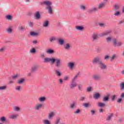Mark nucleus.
<instances>
[{"mask_svg":"<svg viewBox=\"0 0 124 124\" xmlns=\"http://www.w3.org/2000/svg\"><path fill=\"white\" fill-rule=\"evenodd\" d=\"M24 81H25V78H21L17 81V83L19 84H23Z\"/></svg>","mask_w":124,"mask_h":124,"instance_id":"nucleus-18","label":"nucleus"},{"mask_svg":"<svg viewBox=\"0 0 124 124\" xmlns=\"http://www.w3.org/2000/svg\"><path fill=\"white\" fill-rule=\"evenodd\" d=\"M60 123V119H58L57 121L56 122L55 124H58Z\"/></svg>","mask_w":124,"mask_h":124,"instance_id":"nucleus-59","label":"nucleus"},{"mask_svg":"<svg viewBox=\"0 0 124 124\" xmlns=\"http://www.w3.org/2000/svg\"><path fill=\"white\" fill-rule=\"evenodd\" d=\"M0 121L1 122H5L6 119H5V117H2L0 119Z\"/></svg>","mask_w":124,"mask_h":124,"instance_id":"nucleus-38","label":"nucleus"},{"mask_svg":"<svg viewBox=\"0 0 124 124\" xmlns=\"http://www.w3.org/2000/svg\"><path fill=\"white\" fill-rule=\"evenodd\" d=\"M55 73L57 74L58 77H61V76H62V73H61V72L58 70H55Z\"/></svg>","mask_w":124,"mask_h":124,"instance_id":"nucleus-23","label":"nucleus"},{"mask_svg":"<svg viewBox=\"0 0 124 124\" xmlns=\"http://www.w3.org/2000/svg\"><path fill=\"white\" fill-rule=\"evenodd\" d=\"M6 19L8 20H12V16L11 15H8L6 16Z\"/></svg>","mask_w":124,"mask_h":124,"instance_id":"nucleus-34","label":"nucleus"},{"mask_svg":"<svg viewBox=\"0 0 124 124\" xmlns=\"http://www.w3.org/2000/svg\"><path fill=\"white\" fill-rule=\"evenodd\" d=\"M42 106H43L42 104L38 105L36 107V110H38L39 109H40V108H42Z\"/></svg>","mask_w":124,"mask_h":124,"instance_id":"nucleus-30","label":"nucleus"},{"mask_svg":"<svg viewBox=\"0 0 124 124\" xmlns=\"http://www.w3.org/2000/svg\"><path fill=\"white\" fill-rule=\"evenodd\" d=\"M51 62L52 63H54L56 62V59H51V58H46L44 59V62Z\"/></svg>","mask_w":124,"mask_h":124,"instance_id":"nucleus-2","label":"nucleus"},{"mask_svg":"<svg viewBox=\"0 0 124 124\" xmlns=\"http://www.w3.org/2000/svg\"><path fill=\"white\" fill-rule=\"evenodd\" d=\"M112 117H113V113H110L109 114V115H108V118H107V121H110V120H111Z\"/></svg>","mask_w":124,"mask_h":124,"instance_id":"nucleus-24","label":"nucleus"},{"mask_svg":"<svg viewBox=\"0 0 124 124\" xmlns=\"http://www.w3.org/2000/svg\"><path fill=\"white\" fill-rule=\"evenodd\" d=\"M119 8H120V6H119V5H114L115 10H118V9H119Z\"/></svg>","mask_w":124,"mask_h":124,"instance_id":"nucleus-40","label":"nucleus"},{"mask_svg":"<svg viewBox=\"0 0 124 124\" xmlns=\"http://www.w3.org/2000/svg\"><path fill=\"white\" fill-rule=\"evenodd\" d=\"M102 62V61L100 60V59H99V58H96L93 60V63H96L97 62H98V64H99L100 63V62Z\"/></svg>","mask_w":124,"mask_h":124,"instance_id":"nucleus-3","label":"nucleus"},{"mask_svg":"<svg viewBox=\"0 0 124 124\" xmlns=\"http://www.w3.org/2000/svg\"><path fill=\"white\" fill-rule=\"evenodd\" d=\"M123 23H124V20L121 21L119 24H123Z\"/></svg>","mask_w":124,"mask_h":124,"instance_id":"nucleus-63","label":"nucleus"},{"mask_svg":"<svg viewBox=\"0 0 124 124\" xmlns=\"http://www.w3.org/2000/svg\"><path fill=\"white\" fill-rule=\"evenodd\" d=\"M33 25V23L31 22H29V26H30V27H32V26Z\"/></svg>","mask_w":124,"mask_h":124,"instance_id":"nucleus-54","label":"nucleus"},{"mask_svg":"<svg viewBox=\"0 0 124 124\" xmlns=\"http://www.w3.org/2000/svg\"><path fill=\"white\" fill-rule=\"evenodd\" d=\"M43 4H44V5H46L47 7H46V9H47L48 11V13L49 14H53V9L52 8V2L50 1H45L43 3H42V5Z\"/></svg>","mask_w":124,"mask_h":124,"instance_id":"nucleus-1","label":"nucleus"},{"mask_svg":"<svg viewBox=\"0 0 124 124\" xmlns=\"http://www.w3.org/2000/svg\"><path fill=\"white\" fill-rule=\"evenodd\" d=\"M76 86H77V84L76 83V82H72V84L70 86V87L71 89H73V88H75V87H76Z\"/></svg>","mask_w":124,"mask_h":124,"instance_id":"nucleus-13","label":"nucleus"},{"mask_svg":"<svg viewBox=\"0 0 124 124\" xmlns=\"http://www.w3.org/2000/svg\"><path fill=\"white\" fill-rule=\"evenodd\" d=\"M115 58H116V55H113L111 58L110 59V61L112 62V61H113V60H114Z\"/></svg>","mask_w":124,"mask_h":124,"instance_id":"nucleus-43","label":"nucleus"},{"mask_svg":"<svg viewBox=\"0 0 124 124\" xmlns=\"http://www.w3.org/2000/svg\"><path fill=\"white\" fill-rule=\"evenodd\" d=\"M89 104L88 103L83 104V106H85L86 108L89 107Z\"/></svg>","mask_w":124,"mask_h":124,"instance_id":"nucleus-45","label":"nucleus"},{"mask_svg":"<svg viewBox=\"0 0 124 124\" xmlns=\"http://www.w3.org/2000/svg\"><path fill=\"white\" fill-rule=\"evenodd\" d=\"M91 112L92 115H94V114L95 113V111L94 110H91Z\"/></svg>","mask_w":124,"mask_h":124,"instance_id":"nucleus-55","label":"nucleus"},{"mask_svg":"<svg viewBox=\"0 0 124 124\" xmlns=\"http://www.w3.org/2000/svg\"><path fill=\"white\" fill-rule=\"evenodd\" d=\"M92 91V87L87 88V92H91Z\"/></svg>","mask_w":124,"mask_h":124,"instance_id":"nucleus-47","label":"nucleus"},{"mask_svg":"<svg viewBox=\"0 0 124 124\" xmlns=\"http://www.w3.org/2000/svg\"><path fill=\"white\" fill-rule=\"evenodd\" d=\"M5 89H6V86L0 87V90H4Z\"/></svg>","mask_w":124,"mask_h":124,"instance_id":"nucleus-46","label":"nucleus"},{"mask_svg":"<svg viewBox=\"0 0 124 124\" xmlns=\"http://www.w3.org/2000/svg\"><path fill=\"white\" fill-rule=\"evenodd\" d=\"M49 25V21H46L44 23V24H43V27H48Z\"/></svg>","mask_w":124,"mask_h":124,"instance_id":"nucleus-28","label":"nucleus"},{"mask_svg":"<svg viewBox=\"0 0 124 124\" xmlns=\"http://www.w3.org/2000/svg\"><path fill=\"white\" fill-rule=\"evenodd\" d=\"M37 68H38V66H34L32 67L31 70L32 71H36L37 70Z\"/></svg>","mask_w":124,"mask_h":124,"instance_id":"nucleus-27","label":"nucleus"},{"mask_svg":"<svg viewBox=\"0 0 124 124\" xmlns=\"http://www.w3.org/2000/svg\"><path fill=\"white\" fill-rule=\"evenodd\" d=\"M116 97H117V95H113L111 96V100H112V101H114V100H115V99H116Z\"/></svg>","mask_w":124,"mask_h":124,"instance_id":"nucleus-33","label":"nucleus"},{"mask_svg":"<svg viewBox=\"0 0 124 124\" xmlns=\"http://www.w3.org/2000/svg\"><path fill=\"white\" fill-rule=\"evenodd\" d=\"M122 98H119V99H118V100H117V102H118V103H120V102H121L122 101Z\"/></svg>","mask_w":124,"mask_h":124,"instance_id":"nucleus-57","label":"nucleus"},{"mask_svg":"<svg viewBox=\"0 0 124 124\" xmlns=\"http://www.w3.org/2000/svg\"><path fill=\"white\" fill-rule=\"evenodd\" d=\"M54 116H55V112H51L49 114L48 118L49 119H51V118H53V117H54Z\"/></svg>","mask_w":124,"mask_h":124,"instance_id":"nucleus-12","label":"nucleus"},{"mask_svg":"<svg viewBox=\"0 0 124 124\" xmlns=\"http://www.w3.org/2000/svg\"><path fill=\"white\" fill-rule=\"evenodd\" d=\"M19 29H20V30H21V31H23V30H24V28L22 26H20L19 27Z\"/></svg>","mask_w":124,"mask_h":124,"instance_id":"nucleus-62","label":"nucleus"},{"mask_svg":"<svg viewBox=\"0 0 124 124\" xmlns=\"http://www.w3.org/2000/svg\"><path fill=\"white\" fill-rule=\"evenodd\" d=\"M99 65L101 67V69H106V65L103 64L102 61L101 62H100Z\"/></svg>","mask_w":124,"mask_h":124,"instance_id":"nucleus-8","label":"nucleus"},{"mask_svg":"<svg viewBox=\"0 0 124 124\" xmlns=\"http://www.w3.org/2000/svg\"><path fill=\"white\" fill-rule=\"evenodd\" d=\"M80 75V72H79L77 75L74 77V78L72 80V83H74V81H75V79L77 78Z\"/></svg>","mask_w":124,"mask_h":124,"instance_id":"nucleus-20","label":"nucleus"},{"mask_svg":"<svg viewBox=\"0 0 124 124\" xmlns=\"http://www.w3.org/2000/svg\"><path fill=\"white\" fill-rule=\"evenodd\" d=\"M111 39H112V38L111 37H108L107 38V40L108 42L111 41Z\"/></svg>","mask_w":124,"mask_h":124,"instance_id":"nucleus-52","label":"nucleus"},{"mask_svg":"<svg viewBox=\"0 0 124 124\" xmlns=\"http://www.w3.org/2000/svg\"><path fill=\"white\" fill-rule=\"evenodd\" d=\"M76 28L78 31H83L84 30V27L82 26H78L76 27Z\"/></svg>","mask_w":124,"mask_h":124,"instance_id":"nucleus-17","label":"nucleus"},{"mask_svg":"<svg viewBox=\"0 0 124 124\" xmlns=\"http://www.w3.org/2000/svg\"><path fill=\"white\" fill-rule=\"evenodd\" d=\"M92 11H97V8H93Z\"/></svg>","mask_w":124,"mask_h":124,"instance_id":"nucleus-51","label":"nucleus"},{"mask_svg":"<svg viewBox=\"0 0 124 124\" xmlns=\"http://www.w3.org/2000/svg\"><path fill=\"white\" fill-rule=\"evenodd\" d=\"M18 76V75H16L13 77V79H16Z\"/></svg>","mask_w":124,"mask_h":124,"instance_id":"nucleus-50","label":"nucleus"},{"mask_svg":"<svg viewBox=\"0 0 124 124\" xmlns=\"http://www.w3.org/2000/svg\"><path fill=\"white\" fill-rule=\"evenodd\" d=\"M85 100V97H81L79 100L80 101H83V100Z\"/></svg>","mask_w":124,"mask_h":124,"instance_id":"nucleus-48","label":"nucleus"},{"mask_svg":"<svg viewBox=\"0 0 124 124\" xmlns=\"http://www.w3.org/2000/svg\"><path fill=\"white\" fill-rule=\"evenodd\" d=\"M93 78L94 80H100V76L98 75H94L93 76Z\"/></svg>","mask_w":124,"mask_h":124,"instance_id":"nucleus-9","label":"nucleus"},{"mask_svg":"<svg viewBox=\"0 0 124 124\" xmlns=\"http://www.w3.org/2000/svg\"><path fill=\"white\" fill-rule=\"evenodd\" d=\"M98 106H99V107H105L106 105L103 103H99Z\"/></svg>","mask_w":124,"mask_h":124,"instance_id":"nucleus-22","label":"nucleus"},{"mask_svg":"<svg viewBox=\"0 0 124 124\" xmlns=\"http://www.w3.org/2000/svg\"><path fill=\"white\" fill-rule=\"evenodd\" d=\"M30 34L32 36H36L38 35V33H36V32H33V31L31 32H30Z\"/></svg>","mask_w":124,"mask_h":124,"instance_id":"nucleus-19","label":"nucleus"},{"mask_svg":"<svg viewBox=\"0 0 124 124\" xmlns=\"http://www.w3.org/2000/svg\"><path fill=\"white\" fill-rule=\"evenodd\" d=\"M92 12H93V9H91V10H88V13H92Z\"/></svg>","mask_w":124,"mask_h":124,"instance_id":"nucleus-61","label":"nucleus"},{"mask_svg":"<svg viewBox=\"0 0 124 124\" xmlns=\"http://www.w3.org/2000/svg\"><path fill=\"white\" fill-rule=\"evenodd\" d=\"M113 45L114 46H121L122 45V43L121 42H119L117 43V39H114L113 40Z\"/></svg>","mask_w":124,"mask_h":124,"instance_id":"nucleus-5","label":"nucleus"},{"mask_svg":"<svg viewBox=\"0 0 124 124\" xmlns=\"http://www.w3.org/2000/svg\"><path fill=\"white\" fill-rule=\"evenodd\" d=\"M109 97H110V94H107V96H104L103 99V101L106 102L109 100Z\"/></svg>","mask_w":124,"mask_h":124,"instance_id":"nucleus-6","label":"nucleus"},{"mask_svg":"<svg viewBox=\"0 0 124 124\" xmlns=\"http://www.w3.org/2000/svg\"><path fill=\"white\" fill-rule=\"evenodd\" d=\"M74 106H75V103H73L71 105V108H74Z\"/></svg>","mask_w":124,"mask_h":124,"instance_id":"nucleus-49","label":"nucleus"},{"mask_svg":"<svg viewBox=\"0 0 124 124\" xmlns=\"http://www.w3.org/2000/svg\"><path fill=\"white\" fill-rule=\"evenodd\" d=\"M64 81H66V80H68V77L65 76L64 78Z\"/></svg>","mask_w":124,"mask_h":124,"instance_id":"nucleus-53","label":"nucleus"},{"mask_svg":"<svg viewBox=\"0 0 124 124\" xmlns=\"http://www.w3.org/2000/svg\"><path fill=\"white\" fill-rule=\"evenodd\" d=\"M36 51V50H35V48H32L30 50V52H31V53H32V54H34V53H35Z\"/></svg>","mask_w":124,"mask_h":124,"instance_id":"nucleus-36","label":"nucleus"},{"mask_svg":"<svg viewBox=\"0 0 124 124\" xmlns=\"http://www.w3.org/2000/svg\"><path fill=\"white\" fill-rule=\"evenodd\" d=\"M39 101H40L41 102H42L43 101H45V100H46V98L45 97H40L39 99Z\"/></svg>","mask_w":124,"mask_h":124,"instance_id":"nucleus-25","label":"nucleus"},{"mask_svg":"<svg viewBox=\"0 0 124 124\" xmlns=\"http://www.w3.org/2000/svg\"><path fill=\"white\" fill-rule=\"evenodd\" d=\"M105 4H106V3H101L98 6V8L100 9V8H102V7H104V6H105Z\"/></svg>","mask_w":124,"mask_h":124,"instance_id":"nucleus-21","label":"nucleus"},{"mask_svg":"<svg viewBox=\"0 0 124 124\" xmlns=\"http://www.w3.org/2000/svg\"><path fill=\"white\" fill-rule=\"evenodd\" d=\"M35 17L37 20H39L40 18H41V16L40 15V13L39 12L37 11L35 14Z\"/></svg>","mask_w":124,"mask_h":124,"instance_id":"nucleus-4","label":"nucleus"},{"mask_svg":"<svg viewBox=\"0 0 124 124\" xmlns=\"http://www.w3.org/2000/svg\"><path fill=\"white\" fill-rule=\"evenodd\" d=\"M99 25L100 27H104V24L103 23H100Z\"/></svg>","mask_w":124,"mask_h":124,"instance_id":"nucleus-60","label":"nucleus"},{"mask_svg":"<svg viewBox=\"0 0 124 124\" xmlns=\"http://www.w3.org/2000/svg\"><path fill=\"white\" fill-rule=\"evenodd\" d=\"M53 40H56V39L55 38H50V42H52V41H53Z\"/></svg>","mask_w":124,"mask_h":124,"instance_id":"nucleus-56","label":"nucleus"},{"mask_svg":"<svg viewBox=\"0 0 124 124\" xmlns=\"http://www.w3.org/2000/svg\"><path fill=\"white\" fill-rule=\"evenodd\" d=\"M46 53L47 54H54L55 51L53 49H49L46 51Z\"/></svg>","mask_w":124,"mask_h":124,"instance_id":"nucleus-14","label":"nucleus"},{"mask_svg":"<svg viewBox=\"0 0 124 124\" xmlns=\"http://www.w3.org/2000/svg\"><path fill=\"white\" fill-rule=\"evenodd\" d=\"M68 66L70 67L71 69H72V68H73V66H74V63L71 62H69Z\"/></svg>","mask_w":124,"mask_h":124,"instance_id":"nucleus-16","label":"nucleus"},{"mask_svg":"<svg viewBox=\"0 0 124 124\" xmlns=\"http://www.w3.org/2000/svg\"><path fill=\"white\" fill-rule=\"evenodd\" d=\"M81 112V110L79 109H77V111L74 112L75 114H78V113H80Z\"/></svg>","mask_w":124,"mask_h":124,"instance_id":"nucleus-42","label":"nucleus"},{"mask_svg":"<svg viewBox=\"0 0 124 124\" xmlns=\"http://www.w3.org/2000/svg\"><path fill=\"white\" fill-rule=\"evenodd\" d=\"M111 32H112V31L109 30L108 31L102 33V36H105V35H108L109 33H111Z\"/></svg>","mask_w":124,"mask_h":124,"instance_id":"nucleus-11","label":"nucleus"},{"mask_svg":"<svg viewBox=\"0 0 124 124\" xmlns=\"http://www.w3.org/2000/svg\"><path fill=\"white\" fill-rule=\"evenodd\" d=\"M18 115H13L10 116L11 119H16Z\"/></svg>","mask_w":124,"mask_h":124,"instance_id":"nucleus-35","label":"nucleus"},{"mask_svg":"<svg viewBox=\"0 0 124 124\" xmlns=\"http://www.w3.org/2000/svg\"><path fill=\"white\" fill-rule=\"evenodd\" d=\"M120 86L121 88L120 90L121 91H123V90L124 89V82H121V83L120 85Z\"/></svg>","mask_w":124,"mask_h":124,"instance_id":"nucleus-26","label":"nucleus"},{"mask_svg":"<svg viewBox=\"0 0 124 124\" xmlns=\"http://www.w3.org/2000/svg\"><path fill=\"white\" fill-rule=\"evenodd\" d=\"M93 97L95 99H98L100 97V94L99 93H96L93 95Z\"/></svg>","mask_w":124,"mask_h":124,"instance_id":"nucleus-10","label":"nucleus"},{"mask_svg":"<svg viewBox=\"0 0 124 124\" xmlns=\"http://www.w3.org/2000/svg\"><path fill=\"white\" fill-rule=\"evenodd\" d=\"M107 59H109V56H108V55H106L105 57L104 60H107Z\"/></svg>","mask_w":124,"mask_h":124,"instance_id":"nucleus-58","label":"nucleus"},{"mask_svg":"<svg viewBox=\"0 0 124 124\" xmlns=\"http://www.w3.org/2000/svg\"><path fill=\"white\" fill-rule=\"evenodd\" d=\"M80 8L81 9H83V10H85L86 9V7H85V6H83V5H81Z\"/></svg>","mask_w":124,"mask_h":124,"instance_id":"nucleus-44","label":"nucleus"},{"mask_svg":"<svg viewBox=\"0 0 124 124\" xmlns=\"http://www.w3.org/2000/svg\"><path fill=\"white\" fill-rule=\"evenodd\" d=\"M93 40H95L96 38H97V34L96 33H93L92 36Z\"/></svg>","mask_w":124,"mask_h":124,"instance_id":"nucleus-29","label":"nucleus"},{"mask_svg":"<svg viewBox=\"0 0 124 124\" xmlns=\"http://www.w3.org/2000/svg\"><path fill=\"white\" fill-rule=\"evenodd\" d=\"M64 48L66 49V50H68V49L70 48V45H69V44H67L66 45V46H64Z\"/></svg>","mask_w":124,"mask_h":124,"instance_id":"nucleus-32","label":"nucleus"},{"mask_svg":"<svg viewBox=\"0 0 124 124\" xmlns=\"http://www.w3.org/2000/svg\"><path fill=\"white\" fill-rule=\"evenodd\" d=\"M121 14V13H120V11H117L114 14L115 16H119Z\"/></svg>","mask_w":124,"mask_h":124,"instance_id":"nucleus-39","label":"nucleus"},{"mask_svg":"<svg viewBox=\"0 0 124 124\" xmlns=\"http://www.w3.org/2000/svg\"><path fill=\"white\" fill-rule=\"evenodd\" d=\"M7 31L9 33H11L12 32V29L11 28H8L7 29Z\"/></svg>","mask_w":124,"mask_h":124,"instance_id":"nucleus-37","label":"nucleus"},{"mask_svg":"<svg viewBox=\"0 0 124 124\" xmlns=\"http://www.w3.org/2000/svg\"><path fill=\"white\" fill-rule=\"evenodd\" d=\"M14 109V110H16V111H19V110H20V108L18 107H15Z\"/></svg>","mask_w":124,"mask_h":124,"instance_id":"nucleus-41","label":"nucleus"},{"mask_svg":"<svg viewBox=\"0 0 124 124\" xmlns=\"http://www.w3.org/2000/svg\"><path fill=\"white\" fill-rule=\"evenodd\" d=\"M121 97H124V93H122L121 95Z\"/></svg>","mask_w":124,"mask_h":124,"instance_id":"nucleus-64","label":"nucleus"},{"mask_svg":"<svg viewBox=\"0 0 124 124\" xmlns=\"http://www.w3.org/2000/svg\"><path fill=\"white\" fill-rule=\"evenodd\" d=\"M44 124H51V123L48 120H45L44 121Z\"/></svg>","mask_w":124,"mask_h":124,"instance_id":"nucleus-31","label":"nucleus"},{"mask_svg":"<svg viewBox=\"0 0 124 124\" xmlns=\"http://www.w3.org/2000/svg\"><path fill=\"white\" fill-rule=\"evenodd\" d=\"M58 43L60 44V45H63V44L64 43V41L62 39H59Z\"/></svg>","mask_w":124,"mask_h":124,"instance_id":"nucleus-15","label":"nucleus"},{"mask_svg":"<svg viewBox=\"0 0 124 124\" xmlns=\"http://www.w3.org/2000/svg\"><path fill=\"white\" fill-rule=\"evenodd\" d=\"M56 62L55 64V66H56V67H60L61 66V60L59 59H57L56 60Z\"/></svg>","mask_w":124,"mask_h":124,"instance_id":"nucleus-7","label":"nucleus"}]
</instances>
